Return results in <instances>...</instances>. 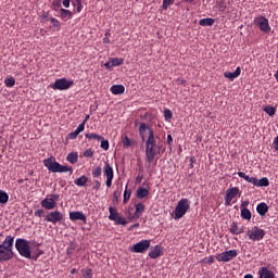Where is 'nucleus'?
<instances>
[{"label": "nucleus", "instance_id": "nucleus-1", "mask_svg": "<svg viewBox=\"0 0 278 278\" xmlns=\"http://www.w3.org/2000/svg\"><path fill=\"white\" fill-rule=\"evenodd\" d=\"M139 135L142 142H146V157L149 162H153L155 160L156 154V142H155V130L150 128L148 124L142 122L139 124Z\"/></svg>", "mask_w": 278, "mask_h": 278}, {"label": "nucleus", "instance_id": "nucleus-2", "mask_svg": "<svg viewBox=\"0 0 278 278\" xmlns=\"http://www.w3.org/2000/svg\"><path fill=\"white\" fill-rule=\"evenodd\" d=\"M15 249L22 257L34 261H37L45 253L40 250V244L31 245L29 241L22 238L16 239Z\"/></svg>", "mask_w": 278, "mask_h": 278}, {"label": "nucleus", "instance_id": "nucleus-3", "mask_svg": "<svg viewBox=\"0 0 278 278\" xmlns=\"http://www.w3.org/2000/svg\"><path fill=\"white\" fill-rule=\"evenodd\" d=\"M14 237L8 236L0 244V263L9 262L14 258Z\"/></svg>", "mask_w": 278, "mask_h": 278}, {"label": "nucleus", "instance_id": "nucleus-4", "mask_svg": "<svg viewBox=\"0 0 278 278\" xmlns=\"http://www.w3.org/2000/svg\"><path fill=\"white\" fill-rule=\"evenodd\" d=\"M73 86H74V80L67 79L66 77L58 78L53 84L50 85V87L53 90H60V91L68 90Z\"/></svg>", "mask_w": 278, "mask_h": 278}, {"label": "nucleus", "instance_id": "nucleus-5", "mask_svg": "<svg viewBox=\"0 0 278 278\" xmlns=\"http://www.w3.org/2000/svg\"><path fill=\"white\" fill-rule=\"evenodd\" d=\"M189 208H190V202L188 201V199H181L175 208L174 218L176 220L182 218Z\"/></svg>", "mask_w": 278, "mask_h": 278}, {"label": "nucleus", "instance_id": "nucleus-6", "mask_svg": "<svg viewBox=\"0 0 278 278\" xmlns=\"http://www.w3.org/2000/svg\"><path fill=\"white\" fill-rule=\"evenodd\" d=\"M60 200L59 194H49L41 201V206L48 211H52L56 207V202Z\"/></svg>", "mask_w": 278, "mask_h": 278}, {"label": "nucleus", "instance_id": "nucleus-7", "mask_svg": "<svg viewBox=\"0 0 278 278\" xmlns=\"http://www.w3.org/2000/svg\"><path fill=\"white\" fill-rule=\"evenodd\" d=\"M254 24L265 34H268L271 30L268 18L263 15L254 17Z\"/></svg>", "mask_w": 278, "mask_h": 278}, {"label": "nucleus", "instance_id": "nucleus-8", "mask_svg": "<svg viewBox=\"0 0 278 278\" xmlns=\"http://www.w3.org/2000/svg\"><path fill=\"white\" fill-rule=\"evenodd\" d=\"M43 165L48 168L51 173H60L61 163H58L54 156H50L43 161Z\"/></svg>", "mask_w": 278, "mask_h": 278}, {"label": "nucleus", "instance_id": "nucleus-9", "mask_svg": "<svg viewBox=\"0 0 278 278\" xmlns=\"http://www.w3.org/2000/svg\"><path fill=\"white\" fill-rule=\"evenodd\" d=\"M247 236L252 241H261L265 237V231L258 227H253L251 230L247 231Z\"/></svg>", "mask_w": 278, "mask_h": 278}, {"label": "nucleus", "instance_id": "nucleus-10", "mask_svg": "<svg viewBox=\"0 0 278 278\" xmlns=\"http://www.w3.org/2000/svg\"><path fill=\"white\" fill-rule=\"evenodd\" d=\"M237 255H238V253L236 250H230V251H226L220 254H217L215 256V258L218 262L227 263V262H230L231 260H233Z\"/></svg>", "mask_w": 278, "mask_h": 278}, {"label": "nucleus", "instance_id": "nucleus-11", "mask_svg": "<svg viewBox=\"0 0 278 278\" xmlns=\"http://www.w3.org/2000/svg\"><path fill=\"white\" fill-rule=\"evenodd\" d=\"M151 248V241L150 240H141L139 243H136L130 249L134 253H144L148 251V249Z\"/></svg>", "mask_w": 278, "mask_h": 278}, {"label": "nucleus", "instance_id": "nucleus-12", "mask_svg": "<svg viewBox=\"0 0 278 278\" xmlns=\"http://www.w3.org/2000/svg\"><path fill=\"white\" fill-rule=\"evenodd\" d=\"M104 176L106 177V187H112V180L114 179V169L112 168V165H110V163L104 164Z\"/></svg>", "mask_w": 278, "mask_h": 278}, {"label": "nucleus", "instance_id": "nucleus-13", "mask_svg": "<svg viewBox=\"0 0 278 278\" xmlns=\"http://www.w3.org/2000/svg\"><path fill=\"white\" fill-rule=\"evenodd\" d=\"M63 214L59 211L49 213L46 215L45 220L48 223H52L53 225L58 224L59 222L63 220Z\"/></svg>", "mask_w": 278, "mask_h": 278}, {"label": "nucleus", "instance_id": "nucleus-14", "mask_svg": "<svg viewBox=\"0 0 278 278\" xmlns=\"http://www.w3.org/2000/svg\"><path fill=\"white\" fill-rule=\"evenodd\" d=\"M239 194L238 188H230L226 191L225 197V206H229L231 204L232 199H235Z\"/></svg>", "mask_w": 278, "mask_h": 278}, {"label": "nucleus", "instance_id": "nucleus-15", "mask_svg": "<svg viewBox=\"0 0 278 278\" xmlns=\"http://www.w3.org/2000/svg\"><path fill=\"white\" fill-rule=\"evenodd\" d=\"M124 62H125V59L123 58H111L110 61L104 63V67L106 70H112L116 66L123 65Z\"/></svg>", "mask_w": 278, "mask_h": 278}, {"label": "nucleus", "instance_id": "nucleus-16", "mask_svg": "<svg viewBox=\"0 0 278 278\" xmlns=\"http://www.w3.org/2000/svg\"><path fill=\"white\" fill-rule=\"evenodd\" d=\"M70 219L72 222L81 220L86 224V215L83 212H72V213H70Z\"/></svg>", "mask_w": 278, "mask_h": 278}, {"label": "nucleus", "instance_id": "nucleus-17", "mask_svg": "<svg viewBox=\"0 0 278 278\" xmlns=\"http://www.w3.org/2000/svg\"><path fill=\"white\" fill-rule=\"evenodd\" d=\"M162 255V248L161 245H155L154 248H151L149 252V256L152 260H155Z\"/></svg>", "mask_w": 278, "mask_h": 278}, {"label": "nucleus", "instance_id": "nucleus-18", "mask_svg": "<svg viewBox=\"0 0 278 278\" xmlns=\"http://www.w3.org/2000/svg\"><path fill=\"white\" fill-rule=\"evenodd\" d=\"M240 73H241V68H240V66H238L235 72H225L224 76H225V78L232 81L233 79H236L240 76Z\"/></svg>", "mask_w": 278, "mask_h": 278}, {"label": "nucleus", "instance_id": "nucleus-19", "mask_svg": "<svg viewBox=\"0 0 278 278\" xmlns=\"http://www.w3.org/2000/svg\"><path fill=\"white\" fill-rule=\"evenodd\" d=\"M258 278H275V274L266 267H262L258 270Z\"/></svg>", "mask_w": 278, "mask_h": 278}, {"label": "nucleus", "instance_id": "nucleus-20", "mask_svg": "<svg viewBox=\"0 0 278 278\" xmlns=\"http://www.w3.org/2000/svg\"><path fill=\"white\" fill-rule=\"evenodd\" d=\"M110 90L113 94L121 96V94L125 93V86L124 85H112Z\"/></svg>", "mask_w": 278, "mask_h": 278}, {"label": "nucleus", "instance_id": "nucleus-21", "mask_svg": "<svg viewBox=\"0 0 278 278\" xmlns=\"http://www.w3.org/2000/svg\"><path fill=\"white\" fill-rule=\"evenodd\" d=\"M79 160V154L78 152H70L66 156V161L70 162L71 164H76Z\"/></svg>", "mask_w": 278, "mask_h": 278}, {"label": "nucleus", "instance_id": "nucleus-22", "mask_svg": "<svg viewBox=\"0 0 278 278\" xmlns=\"http://www.w3.org/2000/svg\"><path fill=\"white\" fill-rule=\"evenodd\" d=\"M268 208L269 207L265 203H260L256 207V211L261 216H265L268 212Z\"/></svg>", "mask_w": 278, "mask_h": 278}, {"label": "nucleus", "instance_id": "nucleus-23", "mask_svg": "<svg viewBox=\"0 0 278 278\" xmlns=\"http://www.w3.org/2000/svg\"><path fill=\"white\" fill-rule=\"evenodd\" d=\"M9 200H10L9 194L5 191L0 190V204L7 205L9 203Z\"/></svg>", "mask_w": 278, "mask_h": 278}, {"label": "nucleus", "instance_id": "nucleus-24", "mask_svg": "<svg viewBox=\"0 0 278 278\" xmlns=\"http://www.w3.org/2000/svg\"><path fill=\"white\" fill-rule=\"evenodd\" d=\"M215 23L214 18L212 17H205V18H201L199 22L200 26H213V24Z\"/></svg>", "mask_w": 278, "mask_h": 278}, {"label": "nucleus", "instance_id": "nucleus-25", "mask_svg": "<svg viewBox=\"0 0 278 278\" xmlns=\"http://www.w3.org/2000/svg\"><path fill=\"white\" fill-rule=\"evenodd\" d=\"M109 219L115 222L116 218H118L121 215H118V211L116 208L110 206L109 207Z\"/></svg>", "mask_w": 278, "mask_h": 278}, {"label": "nucleus", "instance_id": "nucleus-26", "mask_svg": "<svg viewBox=\"0 0 278 278\" xmlns=\"http://www.w3.org/2000/svg\"><path fill=\"white\" fill-rule=\"evenodd\" d=\"M149 197V190L144 189V188H138L137 190V198L139 200H142L144 198Z\"/></svg>", "mask_w": 278, "mask_h": 278}, {"label": "nucleus", "instance_id": "nucleus-27", "mask_svg": "<svg viewBox=\"0 0 278 278\" xmlns=\"http://www.w3.org/2000/svg\"><path fill=\"white\" fill-rule=\"evenodd\" d=\"M85 137L89 140H96V141H101L103 140V137L101 135H97V132H87Z\"/></svg>", "mask_w": 278, "mask_h": 278}, {"label": "nucleus", "instance_id": "nucleus-28", "mask_svg": "<svg viewBox=\"0 0 278 278\" xmlns=\"http://www.w3.org/2000/svg\"><path fill=\"white\" fill-rule=\"evenodd\" d=\"M136 212H135V217L140 218L142 216V213H144V205L142 203H139L135 205Z\"/></svg>", "mask_w": 278, "mask_h": 278}, {"label": "nucleus", "instance_id": "nucleus-29", "mask_svg": "<svg viewBox=\"0 0 278 278\" xmlns=\"http://www.w3.org/2000/svg\"><path fill=\"white\" fill-rule=\"evenodd\" d=\"M60 15H61L62 20L72 18V16H73L72 11H70L67 9H61L60 10Z\"/></svg>", "mask_w": 278, "mask_h": 278}, {"label": "nucleus", "instance_id": "nucleus-30", "mask_svg": "<svg viewBox=\"0 0 278 278\" xmlns=\"http://www.w3.org/2000/svg\"><path fill=\"white\" fill-rule=\"evenodd\" d=\"M269 186V180H268V178H261L260 180H258V178H256V185H255V187H268Z\"/></svg>", "mask_w": 278, "mask_h": 278}, {"label": "nucleus", "instance_id": "nucleus-31", "mask_svg": "<svg viewBox=\"0 0 278 278\" xmlns=\"http://www.w3.org/2000/svg\"><path fill=\"white\" fill-rule=\"evenodd\" d=\"M86 182H88V178L86 176H80L79 178H76L75 185L78 187H85Z\"/></svg>", "mask_w": 278, "mask_h": 278}, {"label": "nucleus", "instance_id": "nucleus-32", "mask_svg": "<svg viewBox=\"0 0 278 278\" xmlns=\"http://www.w3.org/2000/svg\"><path fill=\"white\" fill-rule=\"evenodd\" d=\"M264 112L269 116H274L276 114V108L273 105H266L264 108Z\"/></svg>", "mask_w": 278, "mask_h": 278}, {"label": "nucleus", "instance_id": "nucleus-33", "mask_svg": "<svg viewBox=\"0 0 278 278\" xmlns=\"http://www.w3.org/2000/svg\"><path fill=\"white\" fill-rule=\"evenodd\" d=\"M241 217L245 220H250L251 217H252V214L248 208H242L241 210Z\"/></svg>", "mask_w": 278, "mask_h": 278}, {"label": "nucleus", "instance_id": "nucleus-34", "mask_svg": "<svg viewBox=\"0 0 278 278\" xmlns=\"http://www.w3.org/2000/svg\"><path fill=\"white\" fill-rule=\"evenodd\" d=\"M4 85L8 87V88H13L15 86V78L14 77H7L4 79Z\"/></svg>", "mask_w": 278, "mask_h": 278}, {"label": "nucleus", "instance_id": "nucleus-35", "mask_svg": "<svg viewBox=\"0 0 278 278\" xmlns=\"http://www.w3.org/2000/svg\"><path fill=\"white\" fill-rule=\"evenodd\" d=\"M123 193L122 188H117L113 193V201L118 203V200L121 199V194Z\"/></svg>", "mask_w": 278, "mask_h": 278}, {"label": "nucleus", "instance_id": "nucleus-36", "mask_svg": "<svg viewBox=\"0 0 278 278\" xmlns=\"http://www.w3.org/2000/svg\"><path fill=\"white\" fill-rule=\"evenodd\" d=\"M73 174L74 173V168L70 167L68 165H60V169L59 173H68Z\"/></svg>", "mask_w": 278, "mask_h": 278}, {"label": "nucleus", "instance_id": "nucleus-37", "mask_svg": "<svg viewBox=\"0 0 278 278\" xmlns=\"http://www.w3.org/2000/svg\"><path fill=\"white\" fill-rule=\"evenodd\" d=\"M50 22H51V24L53 25V28H55L56 30H60V29H61L62 24H61V22H60L58 18L51 17V18H50Z\"/></svg>", "mask_w": 278, "mask_h": 278}, {"label": "nucleus", "instance_id": "nucleus-38", "mask_svg": "<svg viewBox=\"0 0 278 278\" xmlns=\"http://www.w3.org/2000/svg\"><path fill=\"white\" fill-rule=\"evenodd\" d=\"M129 188L128 185H126L125 191H124V203H127L128 200L131 199V190H127Z\"/></svg>", "mask_w": 278, "mask_h": 278}, {"label": "nucleus", "instance_id": "nucleus-39", "mask_svg": "<svg viewBox=\"0 0 278 278\" xmlns=\"http://www.w3.org/2000/svg\"><path fill=\"white\" fill-rule=\"evenodd\" d=\"M92 156H94V150H92V148L85 150L84 157L92 159Z\"/></svg>", "mask_w": 278, "mask_h": 278}, {"label": "nucleus", "instance_id": "nucleus-40", "mask_svg": "<svg viewBox=\"0 0 278 278\" xmlns=\"http://www.w3.org/2000/svg\"><path fill=\"white\" fill-rule=\"evenodd\" d=\"M103 172V169H101V167H94L93 172H92V177L93 178H99L101 177V173Z\"/></svg>", "mask_w": 278, "mask_h": 278}, {"label": "nucleus", "instance_id": "nucleus-41", "mask_svg": "<svg viewBox=\"0 0 278 278\" xmlns=\"http://www.w3.org/2000/svg\"><path fill=\"white\" fill-rule=\"evenodd\" d=\"M100 148L103 149L104 151H108L110 149V142L105 141L104 139H100Z\"/></svg>", "mask_w": 278, "mask_h": 278}, {"label": "nucleus", "instance_id": "nucleus-42", "mask_svg": "<svg viewBox=\"0 0 278 278\" xmlns=\"http://www.w3.org/2000/svg\"><path fill=\"white\" fill-rule=\"evenodd\" d=\"M114 222L117 225H123V226L127 225V220L123 218L121 215Z\"/></svg>", "mask_w": 278, "mask_h": 278}, {"label": "nucleus", "instance_id": "nucleus-43", "mask_svg": "<svg viewBox=\"0 0 278 278\" xmlns=\"http://www.w3.org/2000/svg\"><path fill=\"white\" fill-rule=\"evenodd\" d=\"M83 277L84 278H92V269H84Z\"/></svg>", "mask_w": 278, "mask_h": 278}, {"label": "nucleus", "instance_id": "nucleus-44", "mask_svg": "<svg viewBox=\"0 0 278 278\" xmlns=\"http://www.w3.org/2000/svg\"><path fill=\"white\" fill-rule=\"evenodd\" d=\"M164 117H165L166 121L172 119L173 113L169 109L164 110Z\"/></svg>", "mask_w": 278, "mask_h": 278}, {"label": "nucleus", "instance_id": "nucleus-45", "mask_svg": "<svg viewBox=\"0 0 278 278\" xmlns=\"http://www.w3.org/2000/svg\"><path fill=\"white\" fill-rule=\"evenodd\" d=\"M238 230H239V228H238L237 223H232L231 226H230V232H231L232 235H237V233H238Z\"/></svg>", "mask_w": 278, "mask_h": 278}, {"label": "nucleus", "instance_id": "nucleus-46", "mask_svg": "<svg viewBox=\"0 0 278 278\" xmlns=\"http://www.w3.org/2000/svg\"><path fill=\"white\" fill-rule=\"evenodd\" d=\"M79 135H80V134H79L78 131L74 130L73 132H70L68 138H70L71 140H76Z\"/></svg>", "mask_w": 278, "mask_h": 278}, {"label": "nucleus", "instance_id": "nucleus-47", "mask_svg": "<svg viewBox=\"0 0 278 278\" xmlns=\"http://www.w3.org/2000/svg\"><path fill=\"white\" fill-rule=\"evenodd\" d=\"M85 128H86V122H81V124L77 126L76 131L81 134L83 131H85Z\"/></svg>", "mask_w": 278, "mask_h": 278}, {"label": "nucleus", "instance_id": "nucleus-48", "mask_svg": "<svg viewBox=\"0 0 278 278\" xmlns=\"http://www.w3.org/2000/svg\"><path fill=\"white\" fill-rule=\"evenodd\" d=\"M173 2L174 0H163V9L166 10Z\"/></svg>", "mask_w": 278, "mask_h": 278}, {"label": "nucleus", "instance_id": "nucleus-49", "mask_svg": "<svg viewBox=\"0 0 278 278\" xmlns=\"http://www.w3.org/2000/svg\"><path fill=\"white\" fill-rule=\"evenodd\" d=\"M273 149L278 153V136L273 141Z\"/></svg>", "mask_w": 278, "mask_h": 278}, {"label": "nucleus", "instance_id": "nucleus-50", "mask_svg": "<svg viewBox=\"0 0 278 278\" xmlns=\"http://www.w3.org/2000/svg\"><path fill=\"white\" fill-rule=\"evenodd\" d=\"M123 144H124V147H131V140L128 139L127 137H125L123 139Z\"/></svg>", "mask_w": 278, "mask_h": 278}, {"label": "nucleus", "instance_id": "nucleus-51", "mask_svg": "<svg viewBox=\"0 0 278 278\" xmlns=\"http://www.w3.org/2000/svg\"><path fill=\"white\" fill-rule=\"evenodd\" d=\"M35 216H37V217H43V216H45V211H43V210H37V211H35Z\"/></svg>", "mask_w": 278, "mask_h": 278}, {"label": "nucleus", "instance_id": "nucleus-52", "mask_svg": "<svg viewBox=\"0 0 278 278\" xmlns=\"http://www.w3.org/2000/svg\"><path fill=\"white\" fill-rule=\"evenodd\" d=\"M238 176L240 177V178H242V179H244L245 181H247V179H248V174H245L244 172H238Z\"/></svg>", "mask_w": 278, "mask_h": 278}, {"label": "nucleus", "instance_id": "nucleus-53", "mask_svg": "<svg viewBox=\"0 0 278 278\" xmlns=\"http://www.w3.org/2000/svg\"><path fill=\"white\" fill-rule=\"evenodd\" d=\"M238 176L240 177V178H242V179H244L245 181H247V179H248V174H245L244 172H238Z\"/></svg>", "mask_w": 278, "mask_h": 278}, {"label": "nucleus", "instance_id": "nucleus-54", "mask_svg": "<svg viewBox=\"0 0 278 278\" xmlns=\"http://www.w3.org/2000/svg\"><path fill=\"white\" fill-rule=\"evenodd\" d=\"M84 9V5H83V0L78 1L77 2V12L80 13Z\"/></svg>", "mask_w": 278, "mask_h": 278}, {"label": "nucleus", "instance_id": "nucleus-55", "mask_svg": "<svg viewBox=\"0 0 278 278\" xmlns=\"http://www.w3.org/2000/svg\"><path fill=\"white\" fill-rule=\"evenodd\" d=\"M256 181H257V178H254V176H251L250 177V180L248 181L249 184H252L253 186L256 187Z\"/></svg>", "mask_w": 278, "mask_h": 278}, {"label": "nucleus", "instance_id": "nucleus-56", "mask_svg": "<svg viewBox=\"0 0 278 278\" xmlns=\"http://www.w3.org/2000/svg\"><path fill=\"white\" fill-rule=\"evenodd\" d=\"M63 7L70 8L71 7V0H63Z\"/></svg>", "mask_w": 278, "mask_h": 278}, {"label": "nucleus", "instance_id": "nucleus-57", "mask_svg": "<svg viewBox=\"0 0 278 278\" xmlns=\"http://www.w3.org/2000/svg\"><path fill=\"white\" fill-rule=\"evenodd\" d=\"M93 189H96L97 191L101 189V182H99V180H96V186L93 187Z\"/></svg>", "mask_w": 278, "mask_h": 278}, {"label": "nucleus", "instance_id": "nucleus-58", "mask_svg": "<svg viewBox=\"0 0 278 278\" xmlns=\"http://www.w3.org/2000/svg\"><path fill=\"white\" fill-rule=\"evenodd\" d=\"M108 35H110L109 33L105 34V37L103 38V42L105 45L110 43V38L108 37Z\"/></svg>", "mask_w": 278, "mask_h": 278}, {"label": "nucleus", "instance_id": "nucleus-59", "mask_svg": "<svg viewBox=\"0 0 278 278\" xmlns=\"http://www.w3.org/2000/svg\"><path fill=\"white\" fill-rule=\"evenodd\" d=\"M249 204H250L249 201L242 202V204H241V210H242V208H247V206H249Z\"/></svg>", "mask_w": 278, "mask_h": 278}, {"label": "nucleus", "instance_id": "nucleus-60", "mask_svg": "<svg viewBox=\"0 0 278 278\" xmlns=\"http://www.w3.org/2000/svg\"><path fill=\"white\" fill-rule=\"evenodd\" d=\"M195 162L194 156H191L189 167L193 168V163Z\"/></svg>", "mask_w": 278, "mask_h": 278}, {"label": "nucleus", "instance_id": "nucleus-61", "mask_svg": "<svg viewBox=\"0 0 278 278\" xmlns=\"http://www.w3.org/2000/svg\"><path fill=\"white\" fill-rule=\"evenodd\" d=\"M48 17H49V13H48V12H43V13L41 14V18H42V20H48Z\"/></svg>", "mask_w": 278, "mask_h": 278}, {"label": "nucleus", "instance_id": "nucleus-62", "mask_svg": "<svg viewBox=\"0 0 278 278\" xmlns=\"http://www.w3.org/2000/svg\"><path fill=\"white\" fill-rule=\"evenodd\" d=\"M173 142L172 135H167V143L170 144Z\"/></svg>", "mask_w": 278, "mask_h": 278}, {"label": "nucleus", "instance_id": "nucleus-63", "mask_svg": "<svg viewBox=\"0 0 278 278\" xmlns=\"http://www.w3.org/2000/svg\"><path fill=\"white\" fill-rule=\"evenodd\" d=\"M214 263V257L213 256H210L208 261H207V264H213Z\"/></svg>", "mask_w": 278, "mask_h": 278}, {"label": "nucleus", "instance_id": "nucleus-64", "mask_svg": "<svg viewBox=\"0 0 278 278\" xmlns=\"http://www.w3.org/2000/svg\"><path fill=\"white\" fill-rule=\"evenodd\" d=\"M244 278H253L252 275H245Z\"/></svg>", "mask_w": 278, "mask_h": 278}]
</instances>
